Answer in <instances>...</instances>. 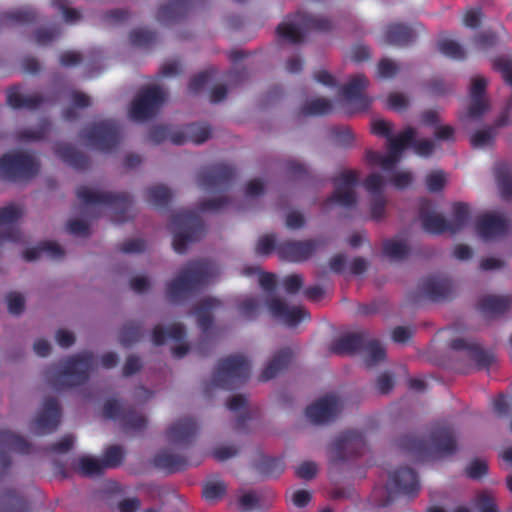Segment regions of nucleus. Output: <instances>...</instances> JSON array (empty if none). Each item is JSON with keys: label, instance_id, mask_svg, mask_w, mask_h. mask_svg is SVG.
<instances>
[{"label": "nucleus", "instance_id": "obj_1", "mask_svg": "<svg viewBox=\"0 0 512 512\" xmlns=\"http://www.w3.org/2000/svg\"><path fill=\"white\" fill-rule=\"evenodd\" d=\"M397 445L417 458L429 456L444 457L457 451V435L447 424H436L431 428L429 439L424 441L414 434H405L398 438Z\"/></svg>", "mask_w": 512, "mask_h": 512}, {"label": "nucleus", "instance_id": "obj_2", "mask_svg": "<svg viewBox=\"0 0 512 512\" xmlns=\"http://www.w3.org/2000/svg\"><path fill=\"white\" fill-rule=\"evenodd\" d=\"M217 272V268L209 260L190 261L167 283L166 295L171 302L177 303L206 286Z\"/></svg>", "mask_w": 512, "mask_h": 512}, {"label": "nucleus", "instance_id": "obj_3", "mask_svg": "<svg viewBox=\"0 0 512 512\" xmlns=\"http://www.w3.org/2000/svg\"><path fill=\"white\" fill-rule=\"evenodd\" d=\"M250 376V364L242 355H231L221 359L210 380L204 383L203 391L211 397L217 388L232 389Z\"/></svg>", "mask_w": 512, "mask_h": 512}, {"label": "nucleus", "instance_id": "obj_4", "mask_svg": "<svg viewBox=\"0 0 512 512\" xmlns=\"http://www.w3.org/2000/svg\"><path fill=\"white\" fill-rule=\"evenodd\" d=\"M333 23L326 17L297 12L288 16L277 26V35L291 44L303 42L309 32H329Z\"/></svg>", "mask_w": 512, "mask_h": 512}, {"label": "nucleus", "instance_id": "obj_5", "mask_svg": "<svg viewBox=\"0 0 512 512\" xmlns=\"http://www.w3.org/2000/svg\"><path fill=\"white\" fill-rule=\"evenodd\" d=\"M170 229L173 233V249L184 254L190 244L199 241L205 234V226L193 211L180 210L171 215Z\"/></svg>", "mask_w": 512, "mask_h": 512}, {"label": "nucleus", "instance_id": "obj_6", "mask_svg": "<svg viewBox=\"0 0 512 512\" xmlns=\"http://www.w3.org/2000/svg\"><path fill=\"white\" fill-rule=\"evenodd\" d=\"M76 195L86 205H104L112 208V219L116 223H124L132 218L130 211L133 201L128 193L95 191L86 186H80L76 190Z\"/></svg>", "mask_w": 512, "mask_h": 512}, {"label": "nucleus", "instance_id": "obj_7", "mask_svg": "<svg viewBox=\"0 0 512 512\" xmlns=\"http://www.w3.org/2000/svg\"><path fill=\"white\" fill-rule=\"evenodd\" d=\"M259 285L265 292L269 293L264 304L269 314L276 320H306L310 317L304 307L300 305L290 306L284 299L272 295L277 285L275 274L260 272Z\"/></svg>", "mask_w": 512, "mask_h": 512}, {"label": "nucleus", "instance_id": "obj_8", "mask_svg": "<svg viewBox=\"0 0 512 512\" xmlns=\"http://www.w3.org/2000/svg\"><path fill=\"white\" fill-rule=\"evenodd\" d=\"M39 172L36 158L27 152H11L0 157V177L11 182L27 181Z\"/></svg>", "mask_w": 512, "mask_h": 512}, {"label": "nucleus", "instance_id": "obj_9", "mask_svg": "<svg viewBox=\"0 0 512 512\" xmlns=\"http://www.w3.org/2000/svg\"><path fill=\"white\" fill-rule=\"evenodd\" d=\"M80 136L87 144L101 152H111L120 143L121 129L116 120L106 119L83 129Z\"/></svg>", "mask_w": 512, "mask_h": 512}, {"label": "nucleus", "instance_id": "obj_10", "mask_svg": "<svg viewBox=\"0 0 512 512\" xmlns=\"http://www.w3.org/2000/svg\"><path fill=\"white\" fill-rule=\"evenodd\" d=\"M165 101V92L160 86L142 88L131 104L129 115L134 121L142 122L156 116Z\"/></svg>", "mask_w": 512, "mask_h": 512}, {"label": "nucleus", "instance_id": "obj_11", "mask_svg": "<svg viewBox=\"0 0 512 512\" xmlns=\"http://www.w3.org/2000/svg\"><path fill=\"white\" fill-rule=\"evenodd\" d=\"M335 189L327 199L326 205L337 204L351 209L357 204L355 187L358 184V173L354 170H345L333 178Z\"/></svg>", "mask_w": 512, "mask_h": 512}, {"label": "nucleus", "instance_id": "obj_12", "mask_svg": "<svg viewBox=\"0 0 512 512\" xmlns=\"http://www.w3.org/2000/svg\"><path fill=\"white\" fill-rule=\"evenodd\" d=\"M343 401L335 394H327L306 409V416L315 425H325L334 421L342 412Z\"/></svg>", "mask_w": 512, "mask_h": 512}, {"label": "nucleus", "instance_id": "obj_13", "mask_svg": "<svg viewBox=\"0 0 512 512\" xmlns=\"http://www.w3.org/2000/svg\"><path fill=\"white\" fill-rule=\"evenodd\" d=\"M236 176L234 167L216 164L203 168L197 176L198 185L206 191L225 190Z\"/></svg>", "mask_w": 512, "mask_h": 512}, {"label": "nucleus", "instance_id": "obj_14", "mask_svg": "<svg viewBox=\"0 0 512 512\" xmlns=\"http://www.w3.org/2000/svg\"><path fill=\"white\" fill-rule=\"evenodd\" d=\"M368 84L369 81L364 74H357L340 88L344 100L352 106V112H362L369 109L372 99L365 94Z\"/></svg>", "mask_w": 512, "mask_h": 512}, {"label": "nucleus", "instance_id": "obj_15", "mask_svg": "<svg viewBox=\"0 0 512 512\" xmlns=\"http://www.w3.org/2000/svg\"><path fill=\"white\" fill-rule=\"evenodd\" d=\"M365 446V440L357 431H347L339 435L331 446V460L335 463L344 462L357 455Z\"/></svg>", "mask_w": 512, "mask_h": 512}, {"label": "nucleus", "instance_id": "obj_16", "mask_svg": "<svg viewBox=\"0 0 512 512\" xmlns=\"http://www.w3.org/2000/svg\"><path fill=\"white\" fill-rule=\"evenodd\" d=\"M95 357L92 352L83 351L63 360L62 366L67 371L72 383L76 386L83 385L90 377L94 368Z\"/></svg>", "mask_w": 512, "mask_h": 512}, {"label": "nucleus", "instance_id": "obj_17", "mask_svg": "<svg viewBox=\"0 0 512 512\" xmlns=\"http://www.w3.org/2000/svg\"><path fill=\"white\" fill-rule=\"evenodd\" d=\"M420 290L429 300L439 302L453 297L452 281L446 276L432 275L422 280Z\"/></svg>", "mask_w": 512, "mask_h": 512}, {"label": "nucleus", "instance_id": "obj_18", "mask_svg": "<svg viewBox=\"0 0 512 512\" xmlns=\"http://www.w3.org/2000/svg\"><path fill=\"white\" fill-rule=\"evenodd\" d=\"M508 229V220L495 213H484L476 221V231L486 241L505 235Z\"/></svg>", "mask_w": 512, "mask_h": 512}, {"label": "nucleus", "instance_id": "obj_19", "mask_svg": "<svg viewBox=\"0 0 512 512\" xmlns=\"http://www.w3.org/2000/svg\"><path fill=\"white\" fill-rule=\"evenodd\" d=\"M317 241H285L278 245L279 256L290 262H303L309 259L317 248Z\"/></svg>", "mask_w": 512, "mask_h": 512}, {"label": "nucleus", "instance_id": "obj_20", "mask_svg": "<svg viewBox=\"0 0 512 512\" xmlns=\"http://www.w3.org/2000/svg\"><path fill=\"white\" fill-rule=\"evenodd\" d=\"M419 218L423 230L429 234L440 235L449 232L448 220L433 211L432 202L429 199L422 198L419 201Z\"/></svg>", "mask_w": 512, "mask_h": 512}, {"label": "nucleus", "instance_id": "obj_21", "mask_svg": "<svg viewBox=\"0 0 512 512\" xmlns=\"http://www.w3.org/2000/svg\"><path fill=\"white\" fill-rule=\"evenodd\" d=\"M60 422V411L58 402L55 399H47L44 402L43 410L38 414L31 429L37 435L50 433L57 428Z\"/></svg>", "mask_w": 512, "mask_h": 512}, {"label": "nucleus", "instance_id": "obj_22", "mask_svg": "<svg viewBox=\"0 0 512 512\" xmlns=\"http://www.w3.org/2000/svg\"><path fill=\"white\" fill-rule=\"evenodd\" d=\"M416 136V130L408 126L402 132H400L394 139H391L389 144V154L383 155L381 160V168L385 171L393 170L396 164L399 162L401 153L407 147V143L413 140Z\"/></svg>", "mask_w": 512, "mask_h": 512}, {"label": "nucleus", "instance_id": "obj_23", "mask_svg": "<svg viewBox=\"0 0 512 512\" xmlns=\"http://www.w3.org/2000/svg\"><path fill=\"white\" fill-rule=\"evenodd\" d=\"M227 408L235 413V429L244 431L247 429V423L254 414V409L250 406L248 398L243 394H234L226 401Z\"/></svg>", "mask_w": 512, "mask_h": 512}, {"label": "nucleus", "instance_id": "obj_24", "mask_svg": "<svg viewBox=\"0 0 512 512\" xmlns=\"http://www.w3.org/2000/svg\"><path fill=\"white\" fill-rule=\"evenodd\" d=\"M197 426L191 418L180 419L171 424L167 431L166 437L170 444L188 445L195 436Z\"/></svg>", "mask_w": 512, "mask_h": 512}, {"label": "nucleus", "instance_id": "obj_25", "mask_svg": "<svg viewBox=\"0 0 512 512\" xmlns=\"http://www.w3.org/2000/svg\"><path fill=\"white\" fill-rule=\"evenodd\" d=\"M28 448L29 443L21 436L8 430L0 431V466L6 469L10 465L7 452H26Z\"/></svg>", "mask_w": 512, "mask_h": 512}, {"label": "nucleus", "instance_id": "obj_26", "mask_svg": "<svg viewBox=\"0 0 512 512\" xmlns=\"http://www.w3.org/2000/svg\"><path fill=\"white\" fill-rule=\"evenodd\" d=\"M361 349L363 351V363L367 369H374L387 360V353L383 344L368 333H366Z\"/></svg>", "mask_w": 512, "mask_h": 512}, {"label": "nucleus", "instance_id": "obj_27", "mask_svg": "<svg viewBox=\"0 0 512 512\" xmlns=\"http://www.w3.org/2000/svg\"><path fill=\"white\" fill-rule=\"evenodd\" d=\"M193 4L194 0H171L159 8L157 20L165 25L177 22L188 14Z\"/></svg>", "mask_w": 512, "mask_h": 512}, {"label": "nucleus", "instance_id": "obj_28", "mask_svg": "<svg viewBox=\"0 0 512 512\" xmlns=\"http://www.w3.org/2000/svg\"><path fill=\"white\" fill-rule=\"evenodd\" d=\"M366 336V332H351L345 333L335 338L330 346L329 350L335 354H355L359 349L362 348Z\"/></svg>", "mask_w": 512, "mask_h": 512}, {"label": "nucleus", "instance_id": "obj_29", "mask_svg": "<svg viewBox=\"0 0 512 512\" xmlns=\"http://www.w3.org/2000/svg\"><path fill=\"white\" fill-rule=\"evenodd\" d=\"M512 307L511 295H484L477 302V309L487 315H501Z\"/></svg>", "mask_w": 512, "mask_h": 512}, {"label": "nucleus", "instance_id": "obj_30", "mask_svg": "<svg viewBox=\"0 0 512 512\" xmlns=\"http://www.w3.org/2000/svg\"><path fill=\"white\" fill-rule=\"evenodd\" d=\"M293 355V351L290 348H284L276 352L263 369L259 379L261 381H268L286 370L293 359Z\"/></svg>", "mask_w": 512, "mask_h": 512}, {"label": "nucleus", "instance_id": "obj_31", "mask_svg": "<svg viewBox=\"0 0 512 512\" xmlns=\"http://www.w3.org/2000/svg\"><path fill=\"white\" fill-rule=\"evenodd\" d=\"M43 102L44 98L38 93L22 94L20 86L15 85L7 90V104L13 109L34 110L40 107Z\"/></svg>", "mask_w": 512, "mask_h": 512}, {"label": "nucleus", "instance_id": "obj_32", "mask_svg": "<svg viewBox=\"0 0 512 512\" xmlns=\"http://www.w3.org/2000/svg\"><path fill=\"white\" fill-rule=\"evenodd\" d=\"M55 154L65 163L78 170L89 167L90 160L87 155L77 150L72 145L59 143L55 146Z\"/></svg>", "mask_w": 512, "mask_h": 512}, {"label": "nucleus", "instance_id": "obj_33", "mask_svg": "<svg viewBox=\"0 0 512 512\" xmlns=\"http://www.w3.org/2000/svg\"><path fill=\"white\" fill-rule=\"evenodd\" d=\"M416 38L415 32L402 23H391L384 32V41L395 46H406Z\"/></svg>", "mask_w": 512, "mask_h": 512}, {"label": "nucleus", "instance_id": "obj_34", "mask_svg": "<svg viewBox=\"0 0 512 512\" xmlns=\"http://www.w3.org/2000/svg\"><path fill=\"white\" fill-rule=\"evenodd\" d=\"M187 463L186 457L181 454L170 452L169 450H162L153 458V464L155 467L166 470L170 473L183 470L187 466Z\"/></svg>", "mask_w": 512, "mask_h": 512}, {"label": "nucleus", "instance_id": "obj_35", "mask_svg": "<svg viewBox=\"0 0 512 512\" xmlns=\"http://www.w3.org/2000/svg\"><path fill=\"white\" fill-rule=\"evenodd\" d=\"M46 382L48 386L56 392L76 387L61 362L57 366L47 370Z\"/></svg>", "mask_w": 512, "mask_h": 512}, {"label": "nucleus", "instance_id": "obj_36", "mask_svg": "<svg viewBox=\"0 0 512 512\" xmlns=\"http://www.w3.org/2000/svg\"><path fill=\"white\" fill-rule=\"evenodd\" d=\"M392 483L403 493L409 494L419 489L416 473L408 467L400 468L390 476Z\"/></svg>", "mask_w": 512, "mask_h": 512}, {"label": "nucleus", "instance_id": "obj_37", "mask_svg": "<svg viewBox=\"0 0 512 512\" xmlns=\"http://www.w3.org/2000/svg\"><path fill=\"white\" fill-rule=\"evenodd\" d=\"M46 253L51 259H61L64 256V250L60 245L53 241H43L38 246L28 248L23 252V258L26 261H35Z\"/></svg>", "mask_w": 512, "mask_h": 512}, {"label": "nucleus", "instance_id": "obj_38", "mask_svg": "<svg viewBox=\"0 0 512 512\" xmlns=\"http://www.w3.org/2000/svg\"><path fill=\"white\" fill-rule=\"evenodd\" d=\"M0 512H29L27 501L13 489L0 494Z\"/></svg>", "mask_w": 512, "mask_h": 512}, {"label": "nucleus", "instance_id": "obj_39", "mask_svg": "<svg viewBox=\"0 0 512 512\" xmlns=\"http://www.w3.org/2000/svg\"><path fill=\"white\" fill-rule=\"evenodd\" d=\"M223 309V303L213 297H207L200 300L193 308V314L196 320L207 321L214 320L215 315Z\"/></svg>", "mask_w": 512, "mask_h": 512}, {"label": "nucleus", "instance_id": "obj_40", "mask_svg": "<svg viewBox=\"0 0 512 512\" xmlns=\"http://www.w3.org/2000/svg\"><path fill=\"white\" fill-rule=\"evenodd\" d=\"M471 218L469 206L463 202L454 203L451 219L448 220L449 232L455 234L467 226Z\"/></svg>", "mask_w": 512, "mask_h": 512}, {"label": "nucleus", "instance_id": "obj_41", "mask_svg": "<svg viewBox=\"0 0 512 512\" xmlns=\"http://www.w3.org/2000/svg\"><path fill=\"white\" fill-rule=\"evenodd\" d=\"M37 20V13L32 7L26 6L17 8L0 15V21L6 24L25 25L34 23Z\"/></svg>", "mask_w": 512, "mask_h": 512}, {"label": "nucleus", "instance_id": "obj_42", "mask_svg": "<svg viewBox=\"0 0 512 512\" xmlns=\"http://www.w3.org/2000/svg\"><path fill=\"white\" fill-rule=\"evenodd\" d=\"M495 179L503 199L512 197V168L507 163H498L495 166Z\"/></svg>", "mask_w": 512, "mask_h": 512}, {"label": "nucleus", "instance_id": "obj_43", "mask_svg": "<svg viewBox=\"0 0 512 512\" xmlns=\"http://www.w3.org/2000/svg\"><path fill=\"white\" fill-rule=\"evenodd\" d=\"M146 199L155 208H166L172 199V193L164 185H154L146 189Z\"/></svg>", "mask_w": 512, "mask_h": 512}, {"label": "nucleus", "instance_id": "obj_44", "mask_svg": "<svg viewBox=\"0 0 512 512\" xmlns=\"http://www.w3.org/2000/svg\"><path fill=\"white\" fill-rule=\"evenodd\" d=\"M333 110V104L326 98H316L306 102L301 108V113L305 116H324Z\"/></svg>", "mask_w": 512, "mask_h": 512}, {"label": "nucleus", "instance_id": "obj_45", "mask_svg": "<svg viewBox=\"0 0 512 512\" xmlns=\"http://www.w3.org/2000/svg\"><path fill=\"white\" fill-rule=\"evenodd\" d=\"M409 252V246L403 241L388 239L383 242V254L390 260H403L409 255Z\"/></svg>", "mask_w": 512, "mask_h": 512}, {"label": "nucleus", "instance_id": "obj_46", "mask_svg": "<svg viewBox=\"0 0 512 512\" xmlns=\"http://www.w3.org/2000/svg\"><path fill=\"white\" fill-rule=\"evenodd\" d=\"M130 43L134 47L149 48L157 40V33L147 28H137L129 34Z\"/></svg>", "mask_w": 512, "mask_h": 512}, {"label": "nucleus", "instance_id": "obj_47", "mask_svg": "<svg viewBox=\"0 0 512 512\" xmlns=\"http://www.w3.org/2000/svg\"><path fill=\"white\" fill-rule=\"evenodd\" d=\"M166 337L180 341L184 337V328L180 324H173L167 331L162 326L157 325L152 333V341L155 345H162Z\"/></svg>", "mask_w": 512, "mask_h": 512}, {"label": "nucleus", "instance_id": "obj_48", "mask_svg": "<svg viewBox=\"0 0 512 512\" xmlns=\"http://www.w3.org/2000/svg\"><path fill=\"white\" fill-rule=\"evenodd\" d=\"M438 50L441 54L454 60L465 59V50L456 41L452 39H442L437 43Z\"/></svg>", "mask_w": 512, "mask_h": 512}, {"label": "nucleus", "instance_id": "obj_49", "mask_svg": "<svg viewBox=\"0 0 512 512\" xmlns=\"http://www.w3.org/2000/svg\"><path fill=\"white\" fill-rule=\"evenodd\" d=\"M79 465L82 474L89 477L101 475L106 469L102 459L90 456L81 457Z\"/></svg>", "mask_w": 512, "mask_h": 512}, {"label": "nucleus", "instance_id": "obj_50", "mask_svg": "<svg viewBox=\"0 0 512 512\" xmlns=\"http://www.w3.org/2000/svg\"><path fill=\"white\" fill-rule=\"evenodd\" d=\"M188 138L194 144H202L211 136V128L207 124L191 123L185 125Z\"/></svg>", "mask_w": 512, "mask_h": 512}, {"label": "nucleus", "instance_id": "obj_51", "mask_svg": "<svg viewBox=\"0 0 512 512\" xmlns=\"http://www.w3.org/2000/svg\"><path fill=\"white\" fill-rule=\"evenodd\" d=\"M492 67L499 72L504 81L512 86V55H500L492 60Z\"/></svg>", "mask_w": 512, "mask_h": 512}, {"label": "nucleus", "instance_id": "obj_52", "mask_svg": "<svg viewBox=\"0 0 512 512\" xmlns=\"http://www.w3.org/2000/svg\"><path fill=\"white\" fill-rule=\"evenodd\" d=\"M477 345V342L466 336H456L452 338L448 343L450 350L456 353H463L468 358L476 349Z\"/></svg>", "mask_w": 512, "mask_h": 512}, {"label": "nucleus", "instance_id": "obj_53", "mask_svg": "<svg viewBox=\"0 0 512 512\" xmlns=\"http://www.w3.org/2000/svg\"><path fill=\"white\" fill-rule=\"evenodd\" d=\"M469 359L474 362L478 369H488L496 362L494 354L485 350L480 344L477 345Z\"/></svg>", "mask_w": 512, "mask_h": 512}, {"label": "nucleus", "instance_id": "obj_54", "mask_svg": "<svg viewBox=\"0 0 512 512\" xmlns=\"http://www.w3.org/2000/svg\"><path fill=\"white\" fill-rule=\"evenodd\" d=\"M495 136L496 129L494 127L478 130L471 136V145L474 148L489 146L493 143Z\"/></svg>", "mask_w": 512, "mask_h": 512}, {"label": "nucleus", "instance_id": "obj_55", "mask_svg": "<svg viewBox=\"0 0 512 512\" xmlns=\"http://www.w3.org/2000/svg\"><path fill=\"white\" fill-rule=\"evenodd\" d=\"M50 126L49 121L43 120L37 129H25L20 131L18 138L23 141L42 140L47 136Z\"/></svg>", "mask_w": 512, "mask_h": 512}, {"label": "nucleus", "instance_id": "obj_56", "mask_svg": "<svg viewBox=\"0 0 512 512\" xmlns=\"http://www.w3.org/2000/svg\"><path fill=\"white\" fill-rule=\"evenodd\" d=\"M124 457V450L121 446L113 445L107 448L102 458L103 463L107 468H114L119 466Z\"/></svg>", "mask_w": 512, "mask_h": 512}, {"label": "nucleus", "instance_id": "obj_57", "mask_svg": "<svg viewBox=\"0 0 512 512\" xmlns=\"http://www.w3.org/2000/svg\"><path fill=\"white\" fill-rule=\"evenodd\" d=\"M128 409V407L124 406L118 400L110 399L104 404L103 415L106 418L118 419L122 421V417L126 414Z\"/></svg>", "mask_w": 512, "mask_h": 512}, {"label": "nucleus", "instance_id": "obj_58", "mask_svg": "<svg viewBox=\"0 0 512 512\" xmlns=\"http://www.w3.org/2000/svg\"><path fill=\"white\" fill-rule=\"evenodd\" d=\"M146 418L133 411L132 409H128L126 414L122 417V425L125 429H134L141 430L146 426Z\"/></svg>", "mask_w": 512, "mask_h": 512}, {"label": "nucleus", "instance_id": "obj_59", "mask_svg": "<svg viewBox=\"0 0 512 512\" xmlns=\"http://www.w3.org/2000/svg\"><path fill=\"white\" fill-rule=\"evenodd\" d=\"M215 73L216 70L214 68H210L195 75L189 82V91L191 93H198L208 84Z\"/></svg>", "mask_w": 512, "mask_h": 512}, {"label": "nucleus", "instance_id": "obj_60", "mask_svg": "<svg viewBox=\"0 0 512 512\" xmlns=\"http://www.w3.org/2000/svg\"><path fill=\"white\" fill-rule=\"evenodd\" d=\"M226 486L221 481H209L203 487V496L208 500H216L224 496Z\"/></svg>", "mask_w": 512, "mask_h": 512}, {"label": "nucleus", "instance_id": "obj_61", "mask_svg": "<svg viewBox=\"0 0 512 512\" xmlns=\"http://www.w3.org/2000/svg\"><path fill=\"white\" fill-rule=\"evenodd\" d=\"M61 31L58 26L39 28L35 31V41L39 45H47L59 37Z\"/></svg>", "mask_w": 512, "mask_h": 512}, {"label": "nucleus", "instance_id": "obj_62", "mask_svg": "<svg viewBox=\"0 0 512 512\" xmlns=\"http://www.w3.org/2000/svg\"><path fill=\"white\" fill-rule=\"evenodd\" d=\"M498 36L492 31H483L474 37V43L477 48L487 50L498 43Z\"/></svg>", "mask_w": 512, "mask_h": 512}, {"label": "nucleus", "instance_id": "obj_63", "mask_svg": "<svg viewBox=\"0 0 512 512\" xmlns=\"http://www.w3.org/2000/svg\"><path fill=\"white\" fill-rule=\"evenodd\" d=\"M22 216V210L14 204L0 208V225L15 223Z\"/></svg>", "mask_w": 512, "mask_h": 512}, {"label": "nucleus", "instance_id": "obj_64", "mask_svg": "<svg viewBox=\"0 0 512 512\" xmlns=\"http://www.w3.org/2000/svg\"><path fill=\"white\" fill-rule=\"evenodd\" d=\"M476 503L480 512H498L493 496L487 491L477 495Z\"/></svg>", "mask_w": 512, "mask_h": 512}]
</instances>
